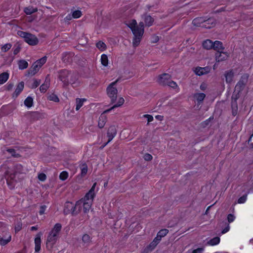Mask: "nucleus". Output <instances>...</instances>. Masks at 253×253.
<instances>
[{"instance_id": "e433bc0d", "label": "nucleus", "mask_w": 253, "mask_h": 253, "mask_svg": "<svg viewBox=\"0 0 253 253\" xmlns=\"http://www.w3.org/2000/svg\"><path fill=\"white\" fill-rule=\"evenodd\" d=\"M96 46L100 51H104L106 49V45L102 41H99L97 42Z\"/></svg>"}, {"instance_id": "4be33fe9", "label": "nucleus", "mask_w": 253, "mask_h": 253, "mask_svg": "<svg viewBox=\"0 0 253 253\" xmlns=\"http://www.w3.org/2000/svg\"><path fill=\"white\" fill-rule=\"evenodd\" d=\"M193 97L197 100L198 104H200L206 97V94L204 93H197L194 94Z\"/></svg>"}, {"instance_id": "49530a36", "label": "nucleus", "mask_w": 253, "mask_h": 253, "mask_svg": "<svg viewBox=\"0 0 253 253\" xmlns=\"http://www.w3.org/2000/svg\"><path fill=\"white\" fill-rule=\"evenodd\" d=\"M78 205L80 207V210H81L82 208V204L86 203L87 204L88 202H89V200L87 201V200L85 199L84 198H82L80 200L77 202Z\"/></svg>"}, {"instance_id": "c756f323", "label": "nucleus", "mask_w": 253, "mask_h": 253, "mask_svg": "<svg viewBox=\"0 0 253 253\" xmlns=\"http://www.w3.org/2000/svg\"><path fill=\"white\" fill-rule=\"evenodd\" d=\"M80 169L81 170V175L82 177H84L87 172L88 167L86 164L84 163L80 166Z\"/></svg>"}, {"instance_id": "2f4dec72", "label": "nucleus", "mask_w": 253, "mask_h": 253, "mask_svg": "<svg viewBox=\"0 0 253 253\" xmlns=\"http://www.w3.org/2000/svg\"><path fill=\"white\" fill-rule=\"evenodd\" d=\"M85 101L86 99L84 98H77L76 110L77 111L79 110L81 108V107L83 105L84 102Z\"/></svg>"}, {"instance_id": "39448f33", "label": "nucleus", "mask_w": 253, "mask_h": 253, "mask_svg": "<svg viewBox=\"0 0 253 253\" xmlns=\"http://www.w3.org/2000/svg\"><path fill=\"white\" fill-rule=\"evenodd\" d=\"M0 227L1 228L0 229V232L1 231L3 233L2 236H0V245L5 246L11 241V236L8 232L7 228L4 223L0 222Z\"/></svg>"}, {"instance_id": "864d4df0", "label": "nucleus", "mask_w": 253, "mask_h": 253, "mask_svg": "<svg viewBox=\"0 0 253 253\" xmlns=\"http://www.w3.org/2000/svg\"><path fill=\"white\" fill-rule=\"evenodd\" d=\"M152 156L148 153H146L144 156V160L147 161H151L152 159Z\"/></svg>"}, {"instance_id": "4d7b16f0", "label": "nucleus", "mask_w": 253, "mask_h": 253, "mask_svg": "<svg viewBox=\"0 0 253 253\" xmlns=\"http://www.w3.org/2000/svg\"><path fill=\"white\" fill-rule=\"evenodd\" d=\"M144 118L147 119L148 124L153 120V117L152 115L146 114L143 115Z\"/></svg>"}, {"instance_id": "c03bdc74", "label": "nucleus", "mask_w": 253, "mask_h": 253, "mask_svg": "<svg viewBox=\"0 0 253 253\" xmlns=\"http://www.w3.org/2000/svg\"><path fill=\"white\" fill-rule=\"evenodd\" d=\"M169 232V230L167 229H163L160 230L157 235L161 238L165 237Z\"/></svg>"}, {"instance_id": "f8f14e48", "label": "nucleus", "mask_w": 253, "mask_h": 253, "mask_svg": "<svg viewBox=\"0 0 253 253\" xmlns=\"http://www.w3.org/2000/svg\"><path fill=\"white\" fill-rule=\"evenodd\" d=\"M66 77L64 76V85L68 84H73L75 83V81L76 79V77L71 72L67 71L66 72L64 71V75L66 74Z\"/></svg>"}, {"instance_id": "7c9ffc66", "label": "nucleus", "mask_w": 253, "mask_h": 253, "mask_svg": "<svg viewBox=\"0 0 253 253\" xmlns=\"http://www.w3.org/2000/svg\"><path fill=\"white\" fill-rule=\"evenodd\" d=\"M25 13L27 15H31L38 11L37 8H34L32 6L25 7L24 9Z\"/></svg>"}, {"instance_id": "412c9836", "label": "nucleus", "mask_w": 253, "mask_h": 253, "mask_svg": "<svg viewBox=\"0 0 253 253\" xmlns=\"http://www.w3.org/2000/svg\"><path fill=\"white\" fill-rule=\"evenodd\" d=\"M195 73L198 76H202L210 72L209 68L208 67H198L195 68Z\"/></svg>"}, {"instance_id": "774afa93", "label": "nucleus", "mask_w": 253, "mask_h": 253, "mask_svg": "<svg viewBox=\"0 0 253 253\" xmlns=\"http://www.w3.org/2000/svg\"><path fill=\"white\" fill-rule=\"evenodd\" d=\"M158 244H156V243H155L154 241H153L150 244V247L154 248Z\"/></svg>"}, {"instance_id": "9b49d317", "label": "nucleus", "mask_w": 253, "mask_h": 253, "mask_svg": "<svg viewBox=\"0 0 253 253\" xmlns=\"http://www.w3.org/2000/svg\"><path fill=\"white\" fill-rule=\"evenodd\" d=\"M143 33L144 30H139V32H135V34H133L134 35L132 40V44L133 46L136 47L139 44Z\"/></svg>"}, {"instance_id": "6e6d98bb", "label": "nucleus", "mask_w": 253, "mask_h": 253, "mask_svg": "<svg viewBox=\"0 0 253 253\" xmlns=\"http://www.w3.org/2000/svg\"><path fill=\"white\" fill-rule=\"evenodd\" d=\"M235 216L232 214H229L227 216L228 221L230 223L233 222L235 219Z\"/></svg>"}, {"instance_id": "603ef678", "label": "nucleus", "mask_w": 253, "mask_h": 253, "mask_svg": "<svg viewBox=\"0 0 253 253\" xmlns=\"http://www.w3.org/2000/svg\"><path fill=\"white\" fill-rule=\"evenodd\" d=\"M38 179L41 181H44L46 179V175L43 173H40L38 174Z\"/></svg>"}, {"instance_id": "423d86ee", "label": "nucleus", "mask_w": 253, "mask_h": 253, "mask_svg": "<svg viewBox=\"0 0 253 253\" xmlns=\"http://www.w3.org/2000/svg\"><path fill=\"white\" fill-rule=\"evenodd\" d=\"M80 211V207L78 205L77 202L75 205L70 202H67L64 204V214L71 213L73 215H75Z\"/></svg>"}, {"instance_id": "cd10ccee", "label": "nucleus", "mask_w": 253, "mask_h": 253, "mask_svg": "<svg viewBox=\"0 0 253 253\" xmlns=\"http://www.w3.org/2000/svg\"><path fill=\"white\" fill-rule=\"evenodd\" d=\"M9 78V74L7 72H3L0 74V84L5 83Z\"/></svg>"}, {"instance_id": "a18cd8bd", "label": "nucleus", "mask_w": 253, "mask_h": 253, "mask_svg": "<svg viewBox=\"0 0 253 253\" xmlns=\"http://www.w3.org/2000/svg\"><path fill=\"white\" fill-rule=\"evenodd\" d=\"M167 85L169 86V87L172 88H176L178 87V85L176 82L171 80V79L169 81L168 83V84H167Z\"/></svg>"}, {"instance_id": "f3484780", "label": "nucleus", "mask_w": 253, "mask_h": 253, "mask_svg": "<svg viewBox=\"0 0 253 253\" xmlns=\"http://www.w3.org/2000/svg\"><path fill=\"white\" fill-rule=\"evenodd\" d=\"M128 27L131 30L133 34H135V32H139V30H144L141 28H139L137 25V22L135 20H131L128 24Z\"/></svg>"}, {"instance_id": "052dcab7", "label": "nucleus", "mask_w": 253, "mask_h": 253, "mask_svg": "<svg viewBox=\"0 0 253 253\" xmlns=\"http://www.w3.org/2000/svg\"><path fill=\"white\" fill-rule=\"evenodd\" d=\"M14 86V84H13L12 83H9L7 85V86H6V90H12V89L13 88Z\"/></svg>"}, {"instance_id": "393cba45", "label": "nucleus", "mask_w": 253, "mask_h": 253, "mask_svg": "<svg viewBox=\"0 0 253 253\" xmlns=\"http://www.w3.org/2000/svg\"><path fill=\"white\" fill-rule=\"evenodd\" d=\"M203 46L205 49L209 50L213 48V42L210 40H207L203 42Z\"/></svg>"}, {"instance_id": "20e7f679", "label": "nucleus", "mask_w": 253, "mask_h": 253, "mask_svg": "<svg viewBox=\"0 0 253 253\" xmlns=\"http://www.w3.org/2000/svg\"><path fill=\"white\" fill-rule=\"evenodd\" d=\"M119 81V79H118L115 81L110 83L106 88L107 94L110 98L112 103H114L117 99L118 90L115 85Z\"/></svg>"}, {"instance_id": "6ab92c4d", "label": "nucleus", "mask_w": 253, "mask_h": 253, "mask_svg": "<svg viewBox=\"0 0 253 253\" xmlns=\"http://www.w3.org/2000/svg\"><path fill=\"white\" fill-rule=\"evenodd\" d=\"M228 57V54L225 52H217L215 53V60L217 62H219L226 60Z\"/></svg>"}, {"instance_id": "79ce46f5", "label": "nucleus", "mask_w": 253, "mask_h": 253, "mask_svg": "<svg viewBox=\"0 0 253 253\" xmlns=\"http://www.w3.org/2000/svg\"><path fill=\"white\" fill-rule=\"evenodd\" d=\"M47 99L50 101H52L55 102H58L59 99L58 96L55 94H51L47 97Z\"/></svg>"}, {"instance_id": "4468645a", "label": "nucleus", "mask_w": 253, "mask_h": 253, "mask_svg": "<svg viewBox=\"0 0 253 253\" xmlns=\"http://www.w3.org/2000/svg\"><path fill=\"white\" fill-rule=\"evenodd\" d=\"M215 23L216 21L213 18H209L208 19L205 18V20H204L203 25H202V27L210 29L214 27L215 25Z\"/></svg>"}, {"instance_id": "de8ad7c7", "label": "nucleus", "mask_w": 253, "mask_h": 253, "mask_svg": "<svg viewBox=\"0 0 253 253\" xmlns=\"http://www.w3.org/2000/svg\"><path fill=\"white\" fill-rule=\"evenodd\" d=\"M46 61V57L44 56L41 59L37 60L36 62H38V64H40L39 65L41 67Z\"/></svg>"}, {"instance_id": "6e6552de", "label": "nucleus", "mask_w": 253, "mask_h": 253, "mask_svg": "<svg viewBox=\"0 0 253 253\" xmlns=\"http://www.w3.org/2000/svg\"><path fill=\"white\" fill-rule=\"evenodd\" d=\"M5 174L7 175L6 180L7 185L10 189H13L17 183V180L15 178V172H10L7 171L5 172Z\"/></svg>"}, {"instance_id": "bb28decb", "label": "nucleus", "mask_w": 253, "mask_h": 253, "mask_svg": "<svg viewBox=\"0 0 253 253\" xmlns=\"http://www.w3.org/2000/svg\"><path fill=\"white\" fill-rule=\"evenodd\" d=\"M18 67L20 70L26 69L28 66V62L23 59L20 60L18 62Z\"/></svg>"}, {"instance_id": "338daca9", "label": "nucleus", "mask_w": 253, "mask_h": 253, "mask_svg": "<svg viewBox=\"0 0 253 253\" xmlns=\"http://www.w3.org/2000/svg\"><path fill=\"white\" fill-rule=\"evenodd\" d=\"M20 48L19 47H17L13 51V54L14 55H16L20 51Z\"/></svg>"}, {"instance_id": "0eeeda50", "label": "nucleus", "mask_w": 253, "mask_h": 253, "mask_svg": "<svg viewBox=\"0 0 253 253\" xmlns=\"http://www.w3.org/2000/svg\"><path fill=\"white\" fill-rule=\"evenodd\" d=\"M249 77V75L248 74H244L241 76L240 80L235 86V91H237L236 93L240 94V93L243 90L248 81Z\"/></svg>"}, {"instance_id": "a878e982", "label": "nucleus", "mask_w": 253, "mask_h": 253, "mask_svg": "<svg viewBox=\"0 0 253 253\" xmlns=\"http://www.w3.org/2000/svg\"><path fill=\"white\" fill-rule=\"evenodd\" d=\"M233 76H234V73L232 72V71H229L228 72H226L225 74L226 82L227 83H231L233 80Z\"/></svg>"}, {"instance_id": "7ed1b4c3", "label": "nucleus", "mask_w": 253, "mask_h": 253, "mask_svg": "<svg viewBox=\"0 0 253 253\" xmlns=\"http://www.w3.org/2000/svg\"><path fill=\"white\" fill-rule=\"evenodd\" d=\"M17 34L24 39V41L30 45H36L39 43V40L37 37L31 33L22 31H18Z\"/></svg>"}, {"instance_id": "ddd939ff", "label": "nucleus", "mask_w": 253, "mask_h": 253, "mask_svg": "<svg viewBox=\"0 0 253 253\" xmlns=\"http://www.w3.org/2000/svg\"><path fill=\"white\" fill-rule=\"evenodd\" d=\"M39 64H38V62H35L32 66L27 71L26 76H28L29 75L33 76L35 75L41 68Z\"/></svg>"}, {"instance_id": "e2e57ef3", "label": "nucleus", "mask_w": 253, "mask_h": 253, "mask_svg": "<svg viewBox=\"0 0 253 253\" xmlns=\"http://www.w3.org/2000/svg\"><path fill=\"white\" fill-rule=\"evenodd\" d=\"M73 17H72V13L68 14L65 18L66 21H69L72 20Z\"/></svg>"}, {"instance_id": "a211bd4d", "label": "nucleus", "mask_w": 253, "mask_h": 253, "mask_svg": "<svg viewBox=\"0 0 253 253\" xmlns=\"http://www.w3.org/2000/svg\"><path fill=\"white\" fill-rule=\"evenodd\" d=\"M49 75H47L45 78L44 82L40 87V91L42 93H45L50 86V79Z\"/></svg>"}, {"instance_id": "5701e85b", "label": "nucleus", "mask_w": 253, "mask_h": 253, "mask_svg": "<svg viewBox=\"0 0 253 253\" xmlns=\"http://www.w3.org/2000/svg\"><path fill=\"white\" fill-rule=\"evenodd\" d=\"M213 49L217 52L222 51L221 50L224 49L222 42L220 41H216L213 42Z\"/></svg>"}, {"instance_id": "c9c22d12", "label": "nucleus", "mask_w": 253, "mask_h": 253, "mask_svg": "<svg viewBox=\"0 0 253 253\" xmlns=\"http://www.w3.org/2000/svg\"><path fill=\"white\" fill-rule=\"evenodd\" d=\"M92 204V202H88L87 204H82V207H83V211L84 213H87L89 211Z\"/></svg>"}, {"instance_id": "13d9d810", "label": "nucleus", "mask_w": 253, "mask_h": 253, "mask_svg": "<svg viewBox=\"0 0 253 253\" xmlns=\"http://www.w3.org/2000/svg\"><path fill=\"white\" fill-rule=\"evenodd\" d=\"M96 185V183H94L93 184V185L92 186V187L90 188V189L89 190L88 192H89V193H91L92 194L95 195L94 190H95V188Z\"/></svg>"}, {"instance_id": "ea45409f", "label": "nucleus", "mask_w": 253, "mask_h": 253, "mask_svg": "<svg viewBox=\"0 0 253 253\" xmlns=\"http://www.w3.org/2000/svg\"><path fill=\"white\" fill-rule=\"evenodd\" d=\"M14 171L16 174L17 173H22L23 172V167L20 164H16L14 167Z\"/></svg>"}, {"instance_id": "b1692460", "label": "nucleus", "mask_w": 253, "mask_h": 253, "mask_svg": "<svg viewBox=\"0 0 253 253\" xmlns=\"http://www.w3.org/2000/svg\"><path fill=\"white\" fill-rule=\"evenodd\" d=\"M204 20H205V17H197L193 20L192 23L194 26L202 27V25H203Z\"/></svg>"}, {"instance_id": "f03ea898", "label": "nucleus", "mask_w": 253, "mask_h": 253, "mask_svg": "<svg viewBox=\"0 0 253 253\" xmlns=\"http://www.w3.org/2000/svg\"><path fill=\"white\" fill-rule=\"evenodd\" d=\"M124 99L123 97H120L119 99L117 104L113 105L110 109H108L104 111L103 113L102 114L100 117L99 118L98 126L99 128H103L106 123L107 118L106 116L104 115V114L109 113L110 111L114 109V108L121 106L124 103Z\"/></svg>"}, {"instance_id": "09e8293b", "label": "nucleus", "mask_w": 253, "mask_h": 253, "mask_svg": "<svg viewBox=\"0 0 253 253\" xmlns=\"http://www.w3.org/2000/svg\"><path fill=\"white\" fill-rule=\"evenodd\" d=\"M6 151L10 153L13 157H18L19 156V154L16 153V151L14 149H7Z\"/></svg>"}, {"instance_id": "69168bd1", "label": "nucleus", "mask_w": 253, "mask_h": 253, "mask_svg": "<svg viewBox=\"0 0 253 253\" xmlns=\"http://www.w3.org/2000/svg\"><path fill=\"white\" fill-rule=\"evenodd\" d=\"M32 116L33 117L38 118V117H39L40 116V114L39 113H38L37 112H35L33 113Z\"/></svg>"}, {"instance_id": "f257e3e1", "label": "nucleus", "mask_w": 253, "mask_h": 253, "mask_svg": "<svg viewBox=\"0 0 253 253\" xmlns=\"http://www.w3.org/2000/svg\"><path fill=\"white\" fill-rule=\"evenodd\" d=\"M62 224L59 223H56L51 231L49 232L46 241L47 248H52L61 237Z\"/></svg>"}, {"instance_id": "bf43d9fd", "label": "nucleus", "mask_w": 253, "mask_h": 253, "mask_svg": "<svg viewBox=\"0 0 253 253\" xmlns=\"http://www.w3.org/2000/svg\"><path fill=\"white\" fill-rule=\"evenodd\" d=\"M22 228V223L19 222L15 226V230L16 232L19 231Z\"/></svg>"}, {"instance_id": "4c0bfd02", "label": "nucleus", "mask_w": 253, "mask_h": 253, "mask_svg": "<svg viewBox=\"0 0 253 253\" xmlns=\"http://www.w3.org/2000/svg\"><path fill=\"white\" fill-rule=\"evenodd\" d=\"M72 17L74 19H77L81 17L82 15V12L81 10H77L71 11Z\"/></svg>"}, {"instance_id": "473e14b6", "label": "nucleus", "mask_w": 253, "mask_h": 253, "mask_svg": "<svg viewBox=\"0 0 253 253\" xmlns=\"http://www.w3.org/2000/svg\"><path fill=\"white\" fill-rule=\"evenodd\" d=\"M220 238L215 237L208 242V244L211 246H214L218 244L220 242Z\"/></svg>"}, {"instance_id": "1a4fd4ad", "label": "nucleus", "mask_w": 253, "mask_h": 253, "mask_svg": "<svg viewBox=\"0 0 253 253\" xmlns=\"http://www.w3.org/2000/svg\"><path fill=\"white\" fill-rule=\"evenodd\" d=\"M240 97L239 93H235L234 92L231 97V108H232V113L234 116H235L238 113V104L237 100Z\"/></svg>"}, {"instance_id": "72a5a7b5", "label": "nucleus", "mask_w": 253, "mask_h": 253, "mask_svg": "<svg viewBox=\"0 0 253 253\" xmlns=\"http://www.w3.org/2000/svg\"><path fill=\"white\" fill-rule=\"evenodd\" d=\"M24 104L28 108L31 107L33 105V98L31 96L27 97L24 101Z\"/></svg>"}, {"instance_id": "0e129e2a", "label": "nucleus", "mask_w": 253, "mask_h": 253, "mask_svg": "<svg viewBox=\"0 0 253 253\" xmlns=\"http://www.w3.org/2000/svg\"><path fill=\"white\" fill-rule=\"evenodd\" d=\"M229 229H230V226H229V225L228 224L227 225V226L222 231V232H221L222 234H224V233L227 232L229 230Z\"/></svg>"}, {"instance_id": "dca6fc26", "label": "nucleus", "mask_w": 253, "mask_h": 253, "mask_svg": "<svg viewBox=\"0 0 253 253\" xmlns=\"http://www.w3.org/2000/svg\"><path fill=\"white\" fill-rule=\"evenodd\" d=\"M117 134V129L115 126H111L108 129L107 137L108 142H110Z\"/></svg>"}, {"instance_id": "f704fd0d", "label": "nucleus", "mask_w": 253, "mask_h": 253, "mask_svg": "<svg viewBox=\"0 0 253 253\" xmlns=\"http://www.w3.org/2000/svg\"><path fill=\"white\" fill-rule=\"evenodd\" d=\"M82 241L86 246H88L91 242V238L89 235L85 234L82 237Z\"/></svg>"}, {"instance_id": "8fccbe9b", "label": "nucleus", "mask_w": 253, "mask_h": 253, "mask_svg": "<svg viewBox=\"0 0 253 253\" xmlns=\"http://www.w3.org/2000/svg\"><path fill=\"white\" fill-rule=\"evenodd\" d=\"M11 46H12L11 44L6 43L1 47V50L3 52H6L7 51H8L9 49H10L11 48Z\"/></svg>"}, {"instance_id": "9d476101", "label": "nucleus", "mask_w": 253, "mask_h": 253, "mask_svg": "<svg viewBox=\"0 0 253 253\" xmlns=\"http://www.w3.org/2000/svg\"><path fill=\"white\" fill-rule=\"evenodd\" d=\"M170 79L171 76L169 74L164 73L159 76L157 82L159 84L166 86Z\"/></svg>"}, {"instance_id": "a19ab883", "label": "nucleus", "mask_w": 253, "mask_h": 253, "mask_svg": "<svg viewBox=\"0 0 253 253\" xmlns=\"http://www.w3.org/2000/svg\"><path fill=\"white\" fill-rule=\"evenodd\" d=\"M95 197L94 195L92 194L91 193L89 192H87L86 193L85 196H84V198L86 200H87V201L89 200V202H93L94 198Z\"/></svg>"}, {"instance_id": "58836bf2", "label": "nucleus", "mask_w": 253, "mask_h": 253, "mask_svg": "<svg viewBox=\"0 0 253 253\" xmlns=\"http://www.w3.org/2000/svg\"><path fill=\"white\" fill-rule=\"evenodd\" d=\"M101 62L102 65L104 66H107L108 65V57L106 54H103L101 55Z\"/></svg>"}, {"instance_id": "2eb2a0df", "label": "nucleus", "mask_w": 253, "mask_h": 253, "mask_svg": "<svg viewBox=\"0 0 253 253\" xmlns=\"http://www.w3.org/2000/svg\"><path fill=\"white\" fill-rule=\"evenodd\" d=\"M42 235V233L40 232H39L36 236L35 238V253H38L41 250V237Z\"/></svg>"}, {"instance_id": "c85d7f7f", "label": "nucleus", "mask_w": 253, "mask_h": 253, "mask_svg": "<svg viewBox=\"0 0 253 253\" xmlns=\"http://www.w3.org/2000/svg\"><path fill=\"white\" fill-rule=\"evenodd\" d=\"M144 21L145 25L148 27L151 26L154 22L153 18L150 15L144 16Z\"/></svg>"}, {"instance_id": "5fc2aeb1", "label": "nucleus", "mask_w": 253, "mask_h": 253, "mask_svg": "<svg viewBox=\"0 0 253 253\" xmlns=\"http://www.w3.org/2000/svg\"><path fill=\"white\" fill-rule=\"evenodd\" d=\"M46 208V206L45 205H42L40 207L39 211V213L40 215H42L44 213Z\"/></svg>"}, {"instance_id": "37998d69", "label": "nucleus", "mask_w": 253, "mask_h": 253, "mask_svg": "<svg viewBox=\"0 0 253 253\" xmlns=\"http://www.w3.org/2000/svg\"><path fill=\"white\" fill-rule=\"evenodd\" d=\"M250 192V191L249 190L247 192V193H246L245 195H244L243 196H242V197L239 198V199L238 200V203L239 204H243V203H244L246 201L247 198V195H248V194Z\"/></svg>"}, {"instance_id": "3c124183", "label": "nucleus", "mask_w": 253, "mask_h": 253, "mask_svg": "<svg viewBox=\"0 0 253 253\" xmlns=\"http://www.w3.org/2000/svg\"><path fill=\"white\" fill-rule=\"evenodd\" d=\"M41 84V80H38L36 79L34 80V83L32 85L31 88H36L37 87Z\"/></svg>"}, {"instance_id": "aec40b11", "label": "nucleus", "mask_w": 253, "mask_h": 253, "mask_svg": "<svg viewBox=\"0 0 253 253\" xmlns=\"http://www.w3.org/2000/svg\"><path fill=\"white\" fill-rule=\"evenodd\" d=\"M24 87V83L23 82H20L16 86L14 92L12 94V97L16 98L20 94Z\"/></svg>"}, {"instance_id": "680f3d73", "label": "nucleus", "mask_w": 253, "mask_h": 253, "mask_svg": "<svg viewBox=\"0 0 253 253\" xmlns=\"http://www.w3.org/2000/svg\"><path fill=\"white\" fill-rule=\"evenodd\" d=\"M161 238L158 235H157V236L154 238L153 241L155 243H156V244H158L160 241L161 240Z\"/></svg>"}]
</instances>
